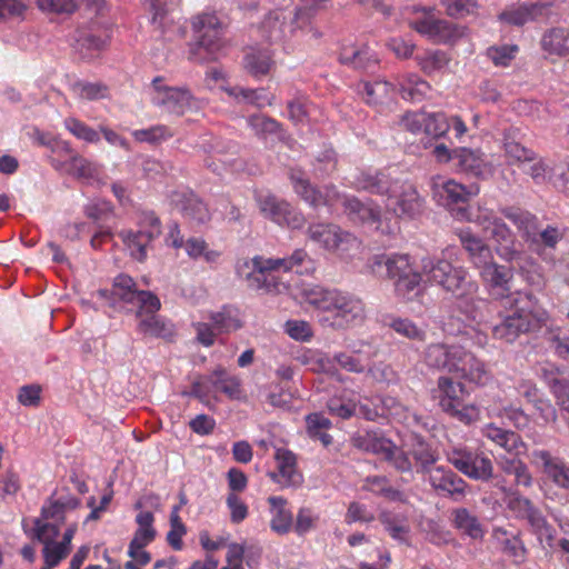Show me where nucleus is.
I'll use <instances>...</instances> for the list:
<instances>
[{"label": "nucleus", "instance_id": "obj_49", "mask_svg": "<svg viewBox=\"0 0 569 569\" xmlns=\"http://www.w3.org/2000/svg\"><path fill=\"white\" fill-rule=\"evenodd\" d=\"M455 527L463 531L471 539H482L485 531L476 516L471 515L466 508H459L453 511Z\"/></svg>", "mask_w": 569, "mask_h": 569}, {"label": "nucleus", "instance_id": "obj_43", "mask_svg": "<svg viewBox=\"0 0 569 569\" xmlns=\"http://www.w3.org/2000/svg\"><path fill=\"white\" fill-rule=\"evenodd\" d=\"M230 97H233L239 102L252 104L258 108L271 106L274 97L269 94L266 89H248L242 87H232L226 89Z\"/></svg>", "mask_w": 569, "mask_h": 569}, {"label": "nucleus", "instance_id": "obj_8", "mask_svg": "<svg viewBox=\"0 0 569 569\" xmlns=\"http://www.w3.org/2000/svg\"><path fill=\"white\" fill-rule=\"evenodd\" d=\"M458 214L481 228L483 233L495 242L500 258L506 261H513L518 258L520 250L517 248L513 232L493 210L479 206L476 211L461 209Z\"/></svg>", "mask_w": 569, "mask_h": 569}, {"label": "nucleus", "instance_id": "obj_34", "mask_svg": "<svg viewBox=\"0 0 569 569\" xmlns=\"http://www.w3.org/2000/svg\"><path fill=\"white\" fill-rule=\"evenodd\" d=\"M459 239L463 249L468 252L471 263L476 268L479 269L493 259L490 247L470 231H461Z\"/></svg>", "mask_w": 569, "mask_h": 569}, {"label": "nucleus", "instance_id": "obj_55", "mask_svg": "<svg viewBox=\"0 0 569 569\" xmlns=\"http://www.w3.org/2000/svg\"><path fill=\"white\" fill-rule=\"evenodd\" d=\"M131 134L136 141L150 144L160 143L173 137L172 130L164 124H156L146 129L133 130Z\"/></svg>", "mask_w": 569, "mask_h": 569}, {"label": "nucleus", "instance_id": "obj_47", "mask_svg": "<svg viewBox=\"0 0 569 569\" xmlns=\"http://www.w3.org/2000/svg\"><path fill=\"white\" fill-rule=\"evenodd\" d=\"M79 505L76 498L49 499L41 508V518L61 525L68 509H74Z\"/></svg>", "mask_w": 569, "mask_h": 569}, {"label": "nucleus", "instance_id": "obj_36", "mask_svg": "<svg viewBox=\"0 0 569 569\" xmlns=\"http://www.w3.org/2000/svg\"><path fill=\"white\" fill-rule=\"evenodd\" d=\"M211 382L216 393L221 392L231 400H242L246 397L240 378L228 373L222 367H218L212 371Z\"/></svg>", "mask_w": 569, "mask_h": 569}, {"label": "nucleus", "instance_id": "obj_9", "mask_svg": "<svg viewBox=\"0 0 569 569\" xmlns=\"http://www.w3.org/2000/svg\"><path fill=\"white\" fill-rule=\"evenodd\" d=\"M194 47L192 56L198 60H216L227 44L226 26L214 13L193 18Z\"/></svg>", "mask_w": 569, "mask_h": 569}, {"label": "nucleus", "instance_id": "obj_44", "mask_svg": "<svg viewBox=\"0 0 569 569\" xmlns=\"http://www.w3.org/2000/svg\"><path fill=\"white\" fill-rule=\"evenodd\" d=\"M183 248L190 259H202L211 266L218 263L221 257V251L209 248L204 239L199 237H191L187 239Z\"/></svg>", "mask_w": 569, "mask_h": 569}, {"label": "nucleus", "instance_id": "obj_6", "mask_svg": "<svg viewBox=\"0 0 569 569\" xmlns=\"http://www.w3.org/2000/svg\"><path fill=\"white\" fill-rule=\"evenodd\" d=\"M503 308L508 315L491 328L495 339L513 342L520 335L536 331L546 326L550 319L549 312L541 306L537 297L529 291H516L507 297Z\"/></svg>", "mask_w": 569, "mask_h": 569}, {"label": "nucleus", "instance_id": "obj_38", "mask_svg": "<svg viewBox=\"0 0 569 569\" xmlns=\"http://www.w3.org/2000/svg\"><path fill=\"white\" fill-rule=\"evenodd\" d=\"M339 60L343 64L362 70H368L378 63L376 53L367 46H362L361 48H356L353 46L342 47Z\"/></svg>", "mask_w": 569, "mask_h": 569}, {"label": "nucleus", "instance_id": "obj_63", "mask_svg": "<svg viewBox=\"0 0 569 569\" xmlns=\"http://www.w3.org/2000/svg\"><path fill=\"white\" fill-rule=\"evenodd\" d=\"M450 129V123L448 117L443 113H427V119L425 122V131L427 136L431 138H441L446 136L448 130Z\"/></svg>", "mask_w": 569, "mask_h": 569}, {"label": "nucleus", "instance_id": "obj_61", "mask_svg": "<svg viewBox=\"0 0 569 569\" xmlns=\"http://www.w3.org/2000/svg\"><path fill=\"white\" fill-rule=\"evenodd\" d=\"M212 372L208 376H201L197 378L188 392H183L184 396H190L199 399L202 403L208 405L210 397L216 398V391L212 387Z\"/></svg>", "mask_w": 569, "mask_h": 569}, {"label": "nucleus", "instance_id": "obj_33", "mask_svg": "<svg viewBox=\"0 0 569 569\" xmlns=\"http://www.w3.org/2000/svg\"><path fill=\"white\" fill-rule=\"evenodd\" d=\"M540 44L546 53L569 59V28L549 29L543 33Z\"/></svg>", "mask_w": 569, "mask_h": 569}, {"label": "nucleus", "instance_id": "obj_18", "mask_svg": "<svg viewBox=\"0 0 569 569\" xmlns=\"http://www.w3.org/2000/svg\"><path fill=\"white\" fill-rule=\"evenodd\" d=\"M411 28L436 42H453L462 36V29L447 20L426 16L410 22Z\"/></svg>", "mask_w": 569, "mask_h": 569}, {"label": "nucleus", "instance_id": "obj_20", "mask_svg": "<svg viewBox=\"0 0 569 569\" xmlns=\"http://www.w3.org/2000/svg\"><path fill=\"white\" fill-rule=\"evenodd\" d=\"M531 463L541 468L543 473L558 487L569 490V463L552 456L548 450H533Z\"/></svg>", "mask_w": 569, "mask_h": 569}, {"label": "nucleus", "instance_id": "obj_48", "mask_svg": "<svg viewBox=\"0 0 569 569\" xmlns=\"http://www.w3.org/2000/svg\"><path fill=\"white\" fill-rule=\"evenodd\" d=\"M71 44L82 56V58L91 59L104 48L106 41L91 33L77 31L71 38Z\"/></svg>", "mask_w": 569, "mask_h": 569}, {"label": "nucleus", "instance_id": "obj_17", "mask_svg": "<svg viewBox=\"0 0 569 569\" xmlns=\"http://www.w3.org/2000/svg\"><path fill=\"white\" fill-rule=\"evenodd\" d=\"M273 457L277 469L270 473V478L282 488L300 487L303 476L298 468L297 455L286 448H276Z\"/></svg>", "mask_w": 569, "mask_h": 569}, {"label": "nucleus", "instance_id": "obj_53", "mask_svg": "<svg viewBox=\"0 0 569 569\" xmlns=\"http://www.w3.org/2000/svg\"><path fill=\"white\" fill-rule=\"evenodd\" d=\"M63 126L67 131H69L74 138L78 140L84 141L87 143H99L100 134L99 131L94 130L83 121L74 118L68 117L63 121Z\"/></svg>", "mask_w": 569, "mask_h": 569}, {"label": "nucleus", "instance_id": "obj_1", "mask_svg": "<svg viewBox=\"0 0 569 569\" xmlns=\"http://www.w3.org/2000/svg\"><path fill=\"white\" fill-rule=\"evenodd\" d=\"M447 257H451L449 249L443 251V258L423 257L421 259L420 268L426 277V283L437 284L452 293L458 310L471 322L455 329L452 319L446 325L448 332L473 337L479 346H485L487 336L476 326L486 321L485 310L488 308V302L478 297L479 286L471 279L468 271L463 267L453 266Z\"/></svg>", "mask_w": 569, "mask_h": 569}, {"label": "nucleus", "instance_id": "obj_5", "mask_svg": "<svg viewBox=\"0 0 569 569\" xmlns=\"http://www.w3.org/2000/svg\"><path fill=\"white\" fill-rule=\"evenodd\" d=\"M313 269V261L303 249L295 250L289 257L264 258L256 256L252 259L239 260L236 264L237 274L247 281L249 288L277 293L282 292L286 286L283 282L277 281L274 272L293 271L305 274Z\"/></svg>", "mask_w": 569, "mask_h": 569}, {"label": "nucleus", "instance_id": "obj_51", "mask_svg": "<svg viewBox=\"0 0 569 569\" xmlns=\"http://www.w3.org/2000/svg\"><path fill=\"white\" fill-rule=\"evenodd\" d=\"M381 416L390 417L397 422L410 425L417 418L408 408L398 401L395 397L387 396L380 399Z\"/></svg>", "mask_w": 569, "mask_h": 569}, {"label": "nucleus", "instance_id": "obj_56", "mask_svg": "<svg viewBox=\"0 0 569 569\" xmlns=\"http://www.w3.org/2000/svg\"><path fill=\"white\" fill-rule=\"evenodd\" d=\"M410 455L419 466V470L423 473H427L428 469L433 468V465L437 461L436 452L428 443L420 439H417V441L412 445Z\"/></svg>", "mask_w": 569, "mask_h": 569}, {"label": "nucleus", "instance_id": "obj_19", "mask_svg": "<svg viewBox=\"0 0 569 569\" xmlns=\"http://www.w3.org/2000/svg\"><path fill=\"white\" fill-rule=\"evenodd\" d=\"M368 266L376 274H380L381 270L386 269L387 277L395 281L417 271L410 256L406 253L376 254L370 258Z\"/></svg>", "mask_w": 569, "mask_h": 569}, {"label": "nucleus", "instance_id": "obj_25", "mask_svg": "<svg viewBox=\"0 0 569 569\" xmlns=\"http://www.w3.org/2000/svg\"><path fill=\"white\" fill-rule=\"evenodd\" d=\"M428 480L431 487L446 496H463L466 481L451 469L438 466L428 469Z\"/></svg>", "mask_w": 569, "mask_h": 569}, {"label": "nucleus", "instance_id": "obj_14", "mask_svg": "<svg viewBox=\"0 0 569 569\" xmlns=\"http://www.w3.org/2000/svg\"><path fill=\"white\" fill-rule=\"evenodd\" d=\"M447 458L457 470L471 479L487 481L493 475L491 459L478 450L455 447L448 451Z\"/></svg>", "mask_w": 569, "mask_h": 569}, {"label": "nucleus", "instance_id": "obj_42", "mask_svg": "<svg viewBox=\"0 0 569 569\" xmlns=\"http://www.w3.org/2000/svg\"><path fill=\"white\" fill-rule=\"evenodd\" d=\"M298 360L315 372L328 375H336L338 372L335 356L330 357L320 350L308 349L298 356Z\"/></svg>", "mask_w": 569, "mask_h": 569}, {"label": "nucleus", "instance_id": "obj_59", "mask_svg": "<svg viewBox=\"0 0 569 569\" xmlns=\"http://www.w3.org/2000/svg\"><path fill=\"white\" fill-rule=\"evenodd\" d=\"M519 51L516 44L492 46L487 49V57L496 67H508Z\"/></svg>", "mask_w": 569, "mask_h": 569}, {"label": "nucleus", "instance_id": "obj_39", "mask_svg": "<svg viewBox=\"0 0 569 569\" xmlns=\"http://www.w3.org/2000/svg\"><path fill=\"white\" fill-rule=\"evenodd\" d=\"M546 6L541 3L522 4L511 7L499 14V20L503 23L521 27L529 21L535 20L542 14Z\"/></svg>", "mask_w": 569, "mask_h": 569}, {"label": "nucleus", "instance_id": "obj_11", "mask_svg": "<svg viewBox=\"0 0 569 569\" xmlns=\"http://www.w3.org/2000/svg\"><path fill=\"white\" fill-rule=\"evenodd\" d=\"M309 240L342 259L355 257L361 247L360 240L333 223H312L307 229Z\"/></svg>", "mask_w": 569, "mask_h": 569}, {"label": "nucleus", "instance_id": "obj_4", "mask_svg": "<svg viewBox=\"0 0 569 569\" xmlns=\"http://www.w3.org/2000/svg\"><path fill=\"white\" fill-rule=\"evenodd\" d=\"M352 187L386 196V210L397 218L415 219L425 208V200L412 183L393 179L383 171H361L353 178Z\"/></svg>", "mask_w": 569, "mask_h": 569}, {"label": "nucleus", "instance_id": "obj_26", "mask_svg": "<svg viewBox=\"0 0 569 569\" xmlns=\"http://www.w3.org/2000/svg\"><path fill=\"white\" fill-rule=\"evenodd\" d=\"M482 436L507 455H520L525 450V443L516 432L502 429L495 423L483 426Z\"/></svg>", "mask_w": 569, "mask_h": 569}, {"label": "nucleus", "instance_id": "obj_52", "mask_svg": "<svg viewBox=\"0 0 569 569\" xmlns=\"http://www.w3.org/2000/svg\"><path fill=\"white\" fill-rule=\"evenodd\" d=\"M119 236L130 251L132 258L138 261H143L146 259L147 248L150 244V241L140 231L123 230Z\"/></svg>", "mask_w": 569, "mask_h": 569}, {"label": "nucleus", "instance_id": "obj_16", "mask_svg": "<svg viewBox=\"0 0 569 569\" xmlns=\"http://www.w3.org/2000/svg\"><path fill=\"white\" fill-rule=\"evenodd\" d=\"M453 163L459 172L480 179H488L495 173L491 159L478 148H455Z\"/></svg>", "mask_w": 569, "mask_h": 569}, {"label": "nucleus", "instance_id": "obj_57", "mask_svg": "<svg viewBox=\"0 0 569 569\" xmlns=\"http://www.w3.org/2000/svg\"><path fill=\"white\" fill-rule=\"evenodd\" d=\"M390 328L395 330L398 335L413 340V341H425L426 340V329L417 326L412 320L407 318H396L390 322Z\"/></svg>", "mask_w": 569, "mask_h": 569}, {"label": "nucleus", "instance_id": "obj_2", "mask_svg": "<svg viewBox=\"0 0 569 569\" xmlns=\"http://www.w3.org/2000/svg\"><path fill=\"white\" fill-rule=\"evenodd\" d=\"M300 303H308L326 315L320 322L335 329H350L366 318L363 301L353 293L325 288L315 283H301L293 293Z\"/></svg>", "mask_w": 569, "mask_h": 569}, {"label": "nucleus", "instance_id": "obj_28", "mask_svg": "<svg viewBox=\"0 0 569 569\" xmlns=\"http://www.w3.org/2000/svg\"><path fill=\"white\" fill-rule=\"evenodd\" d=\"M172 201L190 223L199 226L210 220L209 209L196 194H176Z\"/></svg>", "mask_w": 569, "mask_h": 569}, {"label": "nucleus", "instance_id": "obj_10", "mask_svg": "<svg viewBox=\"0 0 569 569\" xmlns=\"http://www.w3.org/2000/svg\"><path fill=\"white\" fill-rule=\"evenodd\" d=\"M308 28V17L290 8L270 11L257 27V32L270 42H286L303 33Z\"/></svg>", "mask_w": 569, "mask_h": 569}, {"label": "nucleus", "instance_id": "obj_27", "mask_svg": "<svg viewBox=\"0 0 569 569\" xmlns=\"http://www.w3.org/2000/svg\"><path fill=\"white\" fill-rule=\"evenodd\" d=\"M501 213L513 223L521 237L529 243L538 242L539 222L535 214L520 208L508 207Z\"/></svg>", "mask_w": 569, "mask_h": 569}, {"label": "nucleus", "instance_id": "obj_12", "mask_svg": "<svg viewBox=\"0 0 569 569\" xmlns=\"http://www.w3.org/2000/svg\"><path fill=\"white\" fill-rule=\"evenodd\" d=\"M150 100L162 113L178 117L199 108V101L189 89L170 86L161 77L151 82Z\"/></svg>", "mask_w": 569, "mask_h": 569}, {"label": "nucleus", "instance_id": "obj_15", "mask_svg": "<svg viewBox=\"0 0 569 569\" xmlns=\"http://www.w3.org/2000/svg\"><path fill=\"white\" fill-rule=\"evenodd\" d=\"M509 507L518 518L528 521L532 533L543 548H553L556 529L529 499L516 497L510 500Z\"/></svg>", "mask_w": 569, "mask_h": 569}, {"label": "nucleus", "instance_id": "obj_29", "mask_svg": "<svg viewBox=\"0 0 569 569\" xmlns=\"http://www.w3.org/2000/svg\"><path fill=\"white\" fill-rule=\"evenodd\" d=\"M397 86L402 99L410 102H421L431 93V86L416 73H405L397 78Z\"/></svg>", "mask_w": 569, "mask_h": 569}, {"label": "nucleus", "instance_id": "obj_31", "mask_svg": "<svg viewBox=\"0 0 569 569\" xmlns=\"http://www.w3.org/2000/svg\"><path fill=\"white\" fill-rule=\"evenodd\" d=\"M274 61L267 48L250 47L243 57L246 71L254 78H261L270 72Z\"/></svg>", "mask_w": 569, "mask_h": 569}, {"label": "nucleus", "instance_id": "obj_50", "mask_svg": "<svg viewBox=\"0 0 569 569\" xmlns=\"http://www.w3.org/2000/svg\"><path fill=\"white\" fill-rule=\"evenodd\" d=\"M416 60L420 69L427 74L432 76L443 72L450 62L448 53L441 50L426 51L421 56H417Z\"/></svg>", "mask_w": 569, "mask_h": 569}, {"label": "nucleus", "instance_id": "obj_21", "mask_svg": "<svg viewBox=\"0 0 569 569\" xmlns=\"http://www.w3.org/2000/svg\"><path fill=\"white\" fill-rule=\"evenodd\" d=\"M432 191L435 198H437L441 204L449 206L466 202L471 197L477 196L479 193V187L477 184L466 187L452 179L445 180L441 177H437L432 180Z\"/></svg>", "mask_w": 569, "mask_h": 569}, {"label": "nucleus", "instance_id": "obj_7", "mask_svg": "<svg viewBox=\"0 0 569 569\" xmlns=\"http://www.w3.org/2000/svg\"><path fill=\"white\" fill-rule=\"evenodd\" d=\"M423 362L478 386H486L492 379L487 365L459 345L430 343L423 351Z\"/></svg>", "mask_w": 569, "mask_h": 569}, {"label": "nucleus", "instance_id": "obj_45", "mask_svg": "<svg viewBox=\"0 0 569 569\" xmlns=\"http://www.w3.org/2000/svg\"><path fill=\"white\" fill-rule=\"evenodd\" d=\"M556 161L543 159L535 153V160H530L522 168V171L530 176L536 184H545L552 181Z\"/></svg>", "mask_w": 569, "mask_h": 569}, {"label": "nucleus", "instance_id": "obj_23", "mask_svg": "<svg viewBox=\"0 0 569 569\" xmlns=\"http://www.w3.org/2000/svg\"><path fill=\"white\" fill-rule=\"evenodd\" d=\"M465 386L455 381L451 377L441 376L437 380V388L433 390L440 408L446 412H456L461 407L465 396Z\"/></svg>", "mask_w": 569, "mask_h": 569}, {"label": "nucleus", "instance_id": "obj_37", "mask_svg": "<svg viewBox=\"0 0 569 569\" xmlns=\"http://www.w3.org/2000/svg\"><path fill=\"white\" fill-rule=\"evenodd\" d=\"M154 313L156 312L142 313L138 323V331L154 338L171 339L176 332L174 326Z\"/></svg>", "mask_w": 569, "mask_h": 569}, {"label": "nucleus", "instance_id": "obj_13", "mask_svg": "<svg viewBox=\"0 0 569 569\" xmlns=\"http://www.w3.org/2000/svg\"><path fill=\"white\" fill-rule=\"evenodd\" d=\"M112 293L128 306V310L136 311L137 317L142 313L157 312L160 307L159 298L151 291L138 290L134 280L124 273L118 274L113 280Z\"/></svg>", "mask_w": 569, "mask_h": 569}, {"label": "nucleus", "instance_id": "obj_3", "mask_svg": "<svg viewBox=\"0 0 569 569\" xmlns=\"http://www.w3.org/2000/svg\"><path fill=\"white\" fill-rule=\"evenodd\" d=\"M290 180L296 193L315 209L326 206L332 212L336 206L341 203L351 221L375 226L383 233L390 232L389 229L382 228L381 209L372 200L360 201L353 196L340 194L332 186L317 189L310 184L305 173L299 170H291Z\"/></svg>", "mask_w": 569, "mask_h": 569}, {"label": "nucleus", "instance_id": "obj_46", "mask_svg": "<svg viewBox=\"0 0 569 569\" xmlns=\"http://www.w3.org/2000/svg\"><path fill=\"white\" fill-rule=\"evenodd\" d=\"M379 520L392 539L399 542H407L409 526L407 518L402 513L382 510L379 513Z\"/></svg>", "mask_w": 569, "mask_h": 569}, {"label": "nucleus", "instance_id": "obj_54", "mask_svg": "<svg viewBox=\"0 0 569 569\" xmlns=\"http://www.w3.org/2000/svg\"><path fill=\"white\" fill-rule=\"evenodd\" d=\"M210 320L218 332H230L242 327L239 311L233 308H222L221 311L212 313Z\"/></svg>", "mask_w": 569, "mask_h": 569}, {"label": "nucleus", "instance_id": "obj_60", "mask_svg": "<svg viewBox=\"0 0 569 569\" xmlns=\"http://www.w3.org/2000/svg\"><path fill=\"white\" fill-rule=\"evenodd\" d=\"M33 533L34 538L43 545L56 542L60 533V525L37 518L33 521Z\"/></svg>", "mask_w": 569, "mask_h": 569}, {"label": "nucleus", "instance_id": "obj_62", "mask_svg": "<svg viewBox=\"0 0 569 569\" xmlns=\"http://www.w3.org/2000/svg\"><path fill=\"white\" fill-rule=\"evenodd\" d=\"M73 92L81 99L99 100L108 96V88L100 82L79 81L72 86Z\"/></svg>", "mask_w": 569, "mask_h": 569}, {"label": "nucleus", "instance_id": "obj_41", "mask_svg": "<svg viewBox=\"0 0 569 569\" xmlns=\"http://www.w3.org/2000/svg\"><path fill=\"white\" fill-rule=\"evenodd\" d=\"M395 90L392 83L386 80L362 81L358 84V91L368 104H381L390 97Z\"/></svg>", "mask_w": 569, "mask_h": 569}, {"label": "nucleus", "instance_id": "obj_22", "mask_svg": "<svg viewBox=\"0 0 569 569\" xmlns=\"http://www.w3.org/2000/svg\"><path fill=\"white\" fill-rule=\"evenodd\" d=\"M480 269V274L489 287L490 293L497 298L502 299L506 302L507 297L512 293L510 291V281L512 280L513 273L511 268L506 266H499L493 262V259L489 263H485Z\"/></svg>", "mask_w": 569, "mask_h": 569}, {"label": "nucleus", "instance_id": "obj_35", "mask_svg": "<svg viewBox=\"0 0 569 569\" xmlns=\"http://www.w3.org/2000/svg\"><path fill=\"white\" fill-rule=\"evenodd\" d=\"M423 283H426V277L420 268V271L417 270L395 281V295L402 301H413L423 296Z\"/></svg>", "mask_w": 569, "mask_h": 569}, {"label": "nucleus", "instance_id": "obj_40", "mask_svg": "<svg viewBox=\"0 0 569 569\" xmlns=\"http://www.w3.org/2000/svg\"><path fill=\"white\" fill-rule=\"evenodd\" d=\"M256 201L260 212L264 218L270 219L279 226H282L284 214L289 210V202L282 199H278L271 193H259L256 196Z\"/></svg>", "mask_w": 569, "mask_h": 569}, {"label": "nucleus", "instance_id": "obj_32", "mask_svg": "<svg viewBox=\"0 0 569 569\" xmlns=\"http://www.w3.org/2000/svg\"><path fill=\"white\" fill-rule=\"evenodd\" d=\"M270 506V528L278 535L288 533L293 526V518L291 511L288 509L287 500L283 497L271 496L268 498Z\"/></svg>", "mask_w": 569, "mask_h": 569}, {"label": "nucleus", "instance_id": "obj_24", "mask_svg": "<svg viewBox=\"0 0 569 569\" xmlns=\"http://www.w3.org/2000/svg\"><path fill=\"white\" fill-rule=\"evenodd\" d=\"M491 539L496 547L517 566L527 560L528 550L518 533L509 532L501 527H495Z\"/></svg>", "mask_w": 569, "mask_h": 569}, {"label": "nucleus", "instance_id": "obj_64", "mask_svg": "<svg viewBox=\"0 0 569 569\" xmlns=\"http://www.w3.org/2000/svg\"><path fill=\"white\" fill-rule=\"evenodd\" d=\"M505 153L512 164H518L521 169L530 160H535V151L527 149L515 141H508L505 143Z\"/></svg>", "mask_w": 569, "mask_h": 569}, {"label": "nucleus", "instance_id": "obj_58", "mask_svg": "<svg viewBox=\"0 0 569 569\" xmlns=\"http://www.w3.org/2000/svg\"><path fill=\"white\" fill-rule=\"evenodd\" d=\"M360 447L372 453L380 455L386 460L392 453L393 443L377 433L367 432L362 438Z\"/></svg>", "mask_w": 569, "mask_h": 569}, {"label": "nucleus", "instance_id": "obj_30", "mask_svg": "<svg viewBox=\"0 0 569 569\" xmlns=\"http://www.w3.org/2000/svg\"><path fill=\"white\" fill-rule=\"evenodd\" d=\"M67 173L86 183L94 184L101 181L102 166L79 153H72L68 160Z\"/></svg>", "mask_w": 569, "mask_h": 569}]
</instances>
